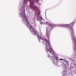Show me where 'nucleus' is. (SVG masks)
I'll return each mask as SVG.
<instances>
[{
    "label": "nucleus",
    "mask_w": 76,
    "mask_h": 76,
    "mask_svg": "<svg viewBox=\"0 0 76 76\" xmlns=\"http://www.w3.org/2000/svg\"><path fill=\"white\" fill-rule=\"evenodd\" d=\"M23 18H24L26 20L25 24L27 26L29 27V22L28 20V19H26V16L24 15V16L23 17Z\"/></svg>",
    "instance_id": "obj_2"
},
{
    "label": "nucleus",
    "mask_w": 76,
    "mask_h": 76,
    "mask_svg": "<svg viewBox=\"0 0 76 76\" xmlns=\"http://www.w3.org/2000/svg\"><path fill=\"white\" fill-rule=\"evenodd\" d=\"M43 40L44 41V42H43L44 44H45L46 46V50L47 51H49V52H50V53L51 54H52V51L49 50L51 48L50 42L46 39H44Z\"/></svg>",
    "instance_id": "obj_1"
},
{
    "label": "nucleus",
    "mask_w": 76,
    "mask_h": 76,
    "mask_svg": "<svg viewBox=\"0 0 76 76\" xmlns=\"http://www.w3.org/2000/svg\"><path fill=\"white\" fill-rule=\"evenodd\" d=\"M47 33L48 38L49 39V38H50V32L47 31Z\"/></svg>",
    "instance_id": "obj_4"
},
{
    "label": "nucleus",
    "mask_w": 76,
    "mask_h": 76,
    "mask_svg": "<svg viewBox=\"0 0 76 76\" xmlns=\"http://www.w3.org/2000/svg\"><path fill=\"white\" fill-rule=\"evenodd\" d=\"M74 72H75V74L76 75V70H74Z\"/></svg>",
    "instance_id": "obj_9"
},
{
    "label": "nucleus",
    "mask_w": 76,
    "mask_h": 76,
    "mask_svg": "<svg viewBox=\"0 0 76 76\" xmlns=\"http://www.w3.org/2000/svg\"><path fill=\"white\" fill-rule=\"evenodd\" d=\"M37 37H38V38L39 39V36H37Z\"/></svg>",
    "instance_id": "obj_12"
},
{
    "label": "nucleus",
    "mask_w": 76,
    "mask_h": 76,
    "mask_svg": "<svg viewBox=\"0 0 76 76\" xmlns=\"http://www.w3.org/2000/svg\"><path fill=\"white\" fill-rule=\"evenodd\" d=\"M31 9L33 10H34V9H35V7H34L32 6L31 7Z\"/></svg>",
    "instance_id": "obj_7"
},
{
    "label": "nucleus",
    "mask_w": 76,
    "mask_h": 76,
    "mask_svg": "<svg viewBox=\"0 0 76 76\" xmlns=\"http://www.w3.org/2000/svg\"><path fill=\"white\" fill-rule=\"evenodd\" d=\"M33 32L34 35H37V31L36 30H35L34 29L33 30Z\"/></svg>",
    "instance_id": "obj_5"
},
{
    "label": "nucleus",
    "mask_w": 76,
    "mask_h": 76,
    "mask_svg": "<svg viewBox=\"0 0 76 76\" xmlns=\"http://www.w3.org/2000/svg\"><path fill=\"white\" fill-rule=\"evenodd\" d=\"M72 32H73V29H72Z\"/></svg>",
    "instance_id": "obj_11"
},
{
    "label": "nucleus",
    "mask_w": 76,
    "mask_h": 76,
    "mask_svg": "<svg viewBox=\"0 0 76 76\" xmlns=\"http://www.w3.org/2000/svg\"><path fill=\"white\" fill-rule=\"evenodd\" d=\"M41 19H42V17H41Z\"/></svg>",
    "instance_id": "obj_13"
},
{
    "label": "nucleus",
    "mask_w": 76,
    "mask_h": 76,
    "mask_svg": "<svg viewBox=\"0 0 76 76\" xmlns=\"http://www.w3.org/2000/svg\"><path fill=\"white\" fill-rule=\"evenodd\" d=\"M58 61V59L57 57H55V60L54 59L53 61V63L54 64H56Z\"/></svg>",
    "instance_id": "obj_3"
},
{
    "label": "nucleus",
    "mask_w": 76,
    "mask_h": 76,
    "mask_svg": "<svg viewBox=\"0 0 76 76\" xmlns=\"http://www.w3.org/2000/svg\"><path fill=\"white\" fill-rule=\"evenodd\" d=\"M52 58H51V60H54V58L56 59V57H57L54 56H51Z\"/></svg>",
    "instance_id": "obj_6"
},
{
    "label": "nucleus",
    "mask_w": 76,
    "mask_h": 76,
    "mask_svg": "<svg viewBox=\"0 0 76 76\" xmlns=\"http://www.w3.org/2000/svg\"><path fill=\"white\" fill-rule=\"evenodd\" d=\"M59 60H61L62 61H63V59L61 58L59 59Z\"/></svg>",
    "instance_id": "obj_8"
},
{
    "label": "nucleus",
    "mask_w": 76,
    "mask_h": 76,
    "mask_svg": "<svg viewBox=\"0 0 76 76\" xmlns=\"http://www.w3.org/2000/svg\"><path fill=\"white\" fill-rule=\"evenodd\" d=\"M21 17H22V15H21Z\"/></svg>",
    "instance_id": "obj_14"
},
{
    "label": "nucleus",
    "mask_w": 76,
    "mask_h": 76,
    "mask_svg": "<svg viewBox=\"0 0 76 76\" xmlns=\"http://www.w3.org/2000/svg\"><path fill=\"white\" fill-rule=\"evenodd\" d=\"M74 58H76V55L74 56Z\"/></svg>",
    "instance_id": "obj_10"
}]
</instances>
